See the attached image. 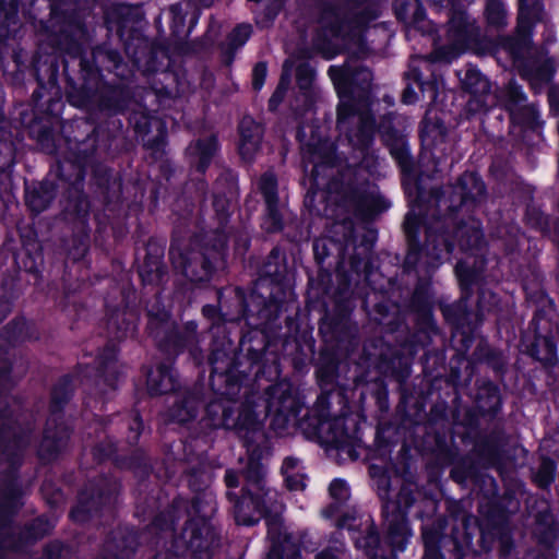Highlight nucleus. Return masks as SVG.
Masks as SVG:
<instances>
[{
	"label": "nucleus",
	"mask_w": 559,
	"mask_h": 559,
	"mask_svg": "<svg viewBox=\"0 0 559 559\" xmlns=\"http://www.w3.org/2000/svg\"><path fill=\"white\" fill-rule=\"evenodd\" d=\"M414 258V253H408L407 258H406V263L409 264L412 262Z\"/></svg>",
	"instance_id": "de8ad7c7"
},
{
	"label": "nucleus",
	"mask_w": 559,
	"mask_h": 559,
	"mask_svg": "<svg viewBox=\"0 0 559 559\" xmlns=\"http://www.w3.org/2000/svg\"><path fill=\"white\" fill-rule=\"evenodd\" d=\"M329 75L338 93L343 98L337 109V119L340 128H343L345 120L350 116L352 106L344 98L356 93V88L366 91L370 86L372 74L368 69H359L355 73H349L346 68L331 67Z\"/></svg>",
	"instance_id": "7ed1b4c3"
},
{
	"label": "nucleus",
	"mask_w": 559,
	"mask_h": 559,
	"mask_svg": "<svg viewBox=\"0 0 559 559\" xmlns=\"http://www.w3.org/2000/svg\"><path fill=\"white\" fill-rule=\"evenodd\" d=\"M463 86L471 94L467 102L469 111L477 112L485 110L488 104L490 84L488 80L476 69H468L462 79Z\"/></svg>",
	"instance_id": "0eeeda50"
},
{
	"label": "nucleus",
	"mask_w": 559,
	"mask_h": 559,
	"mask_svg": "<svg viewBox=\"0 0 559 559\" xmlns=\"http://www.w3.org/2000/svg\"><path fill=\"white\" fill-rule=\"evenodd\" d=\"M262 138V128L250 118L240 123L239 153L242 159L250 162L258 153Z\"/></svg>",
	"instance_id": "9d476101"
},
{
	"label": "nucleus",
	"mask_w": 559,
	"mask_h": 559,
	"mask_svg": "<svg viewBox=\"0 0 559 559\" xmlns=\"http://www.w3.org/2000/svg\"><path fill=\"white\" fill-rule=\"evenodd\" d=\"M108 352H109V354H108V356H106V359H107V360H112V359H115V357H116V350H115V348H114V347H110V348L108 349Z\"/></svg>",
	"instance_id": "79ce46f5"
},
{
	"label": "nucleus",
	"mask_w": 559,
	"mask_h": 559,
	"mask_svg": "<svg viewBox=\"0 0 559 559\" xmlns=\"http://www.w3.org/2000/svg\"><path fill=\"white\" fill-rule=\"evenodd\" d=\"M169 12L171 14L173 26L175 32H179L185 25L186 13L180 3L170 7Z\"/></svg>",
	"instance_id": "7c9ffc66"
},
{
	"label": "nucleus",
	"mask_w": 559,
	"mask_h": 559,
	"mask_svg": "<svg viewBox=\"0 0 559 559\" xmlns=\"http://www.w3.org/2000/svg\"><path fill=\"white\" fill-rule=\"evenodd\" d=\"M455 272L462 286L467 287L472 283L474 275L469 272L466 262H460L455 267Z\"/></svg>",
	"instance_id": "72a5a7b5"
},
{
	"label": "nucleus",
	"mask_w": 559,
	"mask_h": 559,
	"mask_svg": "<svg viewBox=\"0 0 559 559\" xmlns=\"http://www.w3.org/2000/svg\"><path fill=\"white\" fill-rule=\"evenodd\" d=\"M412 226H413V219H412L411 214H408V215L406 216V221H405V228H406V231H407L408 234L411 233Z\"/></svg>",
	"instance_id": "a19ab883"
},
{
	"label": "nucleus",
	"mask_w": 559,
	"mask_h": 559,
	"mask_svg": "<svg viewBox=\"0 0 559 559\" xmlns=\"http://www.w3.org/2000/svg\"><path fill=\"white\" fill-rule=\"evenodd\" d=\"M304 158L308 160V163L313 164L312 173H314L319 165L332 162L333 145L328 142L322 143L319 147L309 144L308 148L304 152Z\"/></svg>",
	"instance_id": "dca6fc26"
},
{
	"label": "nucleus",
	"mask_w": 559,
	"mask_h": 559,
	"mask_svg": "<svg viewBox=\"0 0 559 559\" xmlns=\"http://www.w3.org/2000/svg\"><path fill=\"white\" fill-rule=\"evenodd\" d=\"M21 489L15 483H10L0 493V509L12 511L20 506Z\"/></svg>",
	"instance_id": "5701e85b"
},
{
	"label": "nucleus",
	"mask_w": 559,
	"mask_h": 559,
	"mask_svg": "<svg viewBox=\"0 0 559 559\" xmlns=\"http://www.w3.org/2000/svg\"><path fill=\"white\" fill-rule=\"evenodd\" d=\"M154 559H166L164 556H156ZM174 559V558H170Z\"/></svg>",
	"instance_id": "6e6d98bb"
},
{
	"label": "nucleus",
	"mask_w": 559,
	"mask_h": 559,
	"mask_svg": "<svg viewBox=\"0 0 559 559\" xmlns=\"http://www.w3.org/2000/svg\"><path fill=\"white\" fill-rule=\"evenodd\" d=\"M411 503L408 501L405 502V508H407Z\"/></svg>",
	"instance_id": "13d9d810"
},
{
	"label": "nucleus",
	"mask_w": 559,
	"mask_h": 559,
	"mask_svg": "<svg viewBox=\"0 0 559 559\" xmlns=\"http://www.w3.org/2000/svg\"><path fill=\"white\" fill-rule=\"evenodd\" d=\"M52 198L51 189L46 186H40L39 188L27 190L26 192V202L28 206L32 211L37 213L44 211L51 202Z\"/></svg>",
	"instance_id": "a211bd4d"
},
{
	"label": "nucleus",
	"mask_w": 559,
	"mask_h": 559,
	"mask_svg": "<svg viewBox=\"0 0 559 559\" xmlns=\"http://www.w3.org/2000/svg\"><path fill=\"white\" fill-rule=\"evenodd\" d=\"M286 67H287V62L284 64V74L282 76V80H281L275 93L273 94V96L270 99L271 107H275L278 103L282 102L284 94L287 90L290 73L288 72Z\"/></svg>",
	"instance_id": "c85d7f7f"
},
{
	"label": "nucleus",
	"mask_w": 559,
	"mask_h": 559,
	"mask_svg": "<svg viewBox=\"0 0 559 559\" xmlns=\"http://www.w3.org/2000/svg\"><path fill=\"white\" fill-rule=\"evenodd\" d=\"M226 485L229 488L237 487L239 485L238 476L234 472H227L225 475Z\"/></svg>",
	"instance_id": "ea45409f"
},
{
	"label": "nucleus",
	"mask_w": 559,
	"mask_h": 559,
	"mask_svg": "<svg viewBox=\"0 0 559 559\" xmlns=\"http://www.w3.org/2000/svg\"><path fill=\"white\" fill-rule=\"evenodd\" d=\"M556 465L554 461L544 459L536 474V483L540 487H547L555 478Z\"/></svg>",
	"instance_id": "393cba45"
},
{
	"label": "nucleus",
	"mask_w": 559,
	"mask_h": 559,
	"mask_svg": "<svg viewBox=\"0 0 559 559\" xmlns=\"http://www.w3.org/2000/svg\"><path fill=\"white\" fill-rule=\"evenodd\" d=\"M189 331H191L192 333L195 331V324L194 323H189L188 326Z\"/></svg>",
	"instance_id": "09e8293b"
},
{
	"label": "nucleus",
	"mask_w": 559,
	"mask_h": 559,
	"mask_svg": "<svg viewBox=\"0 0 559 559\" xmlns=\"http://www.w3.org/2000/svg\"><path fill=\"white\" fill-rule=\"evenodd\" d=\"M163 271L160 269L159 262H153L152 266L143 265L140 271V275L145 283H157L162 278Z\"/></svg>",
	"instance_id": "bb28decb"
},
{
	"label": "nucleus",
	"mask_w": 559,
	"mask_h": 559,
	"mask_svg": "<svg viewBox=\"0 0 559 559\" xmlns=\"http://www.w3.org/2000/svg\"><path fill=\"white\" fill-rule=\"evenodd\" d=\"M115 556H116V557H120V558H124V557H127L128 555H124V554H122V552H121V554H119V555H115Z\"/></svg>",
	"instance_id": "5fc2aeb1"
},
{
	"label": "nucleus",
	"mask_w": 559,
	"mask_h": 559,
	"mask_svg": "<svg viewBox=\"0 0 559 559\" xmlns=\"http://www.w3.org/2000/svg\"><path fill=\"white\" fill-rule=\"evenodd\" d=\"M460 187L463 193V200H477L485 192L484 182L474 174H466L461 178Z\"/></svg>",
	"instance_id": "6ab92c4d"
},
{
	"label": "nucleus",
	"mask_w": 559,
	"mask_h": 559,
	"mask_svg": "<svg viewBox=\"0 0 559 559\" xmlns=\"http://www.w3.org/2000/svg\"><path fill=\"white\" fill-rule=\"evenodd\" d=\"M312 76H313L312 70H310L306 67H300L297 72V80H298L300 87H302V88L308 87L312 81Z\"/></svg>",
	"instance_id": "c9c22d12"
},
{
	"label": "nucleus",
	"mask_w": 559,
	"mask_h": 559,
	"mask_svg": "<svg viewBox=\"0 0 559 559\" xmlns=\"http://www.w3.org/2000/svg\"><path fill=\"white\" fill-rule=\"evenodd\" d=\"M330 496L336 502H344L349 497V488L344 480L335 479L331 483L329 487Z\"/></svg>",
	"instance_id": "a878e982"
},
{
	"label": "nucleus",
	"mask_w": 559,
	"mask_h": 559,
	"mask_svg": "<svg viewBox=\"0 0 559 559\" xmlns=\"http://www.w3.org/2000/svg\"><path fill=\"white\" fill-rule=\"evenodd\" d=\"M537 342H538V345L543 344L546 347L547 354L545 356H539V353L536 352L535 353L536 358L539 360H543L546 364H552L556 358V347H555L554 343L546 337L538 338Z\"/></svg>",
	"instance_id": "2f4dec72"
},
{
	"label": "nucleus",
	"mask_w": 559,
	"mask_h": 559,
	"mask_svg": "<svg viewBox=\"0 0 559 559\" xmlns=\"http://www.w3.org/2000/svg\"><path fill=\"white\" fill-rule=\"evenodd\" d=\"M52 527V524L47 523V527L43 531V534L47 533Z\"/></svg>",
	"instance_id": "8fccbe9b"
},
{
	"label": "nucleus",
	"mask_w": 559,
	"mask_h": 559,
	"mask_svg": "<svg viewBox=\"0 0 559 559\" xmlns=\"http://www.w3.org/2000/svg\"><path fill=\"white\" fill-rule=\"evenodd\" d=\"M320 24L321 27L325 29L326 36L331 37L345 33L347 28L344 12L334 7L324 9L320 19Z\"/></svg>",
	"instance_id": "4468645a"
},
{
	"label": "nucleus",
	"mask_w": 559,
	"mask_h": 559,
	"mask_svg": "<svg viewBox=\"0 0 559 559\" xmlns=\"http://www.w3.org/2000/svg\"><path fill=\"white\" fill-rule=\"evenodd\" d=\"M142 426V423L139 418H135L134 421H133V425L131 426V429H136L139 430Z\"/></svg>",
	"instance_id": "37998d69"
},
{
	"label": "nucleus",
	"mask_w": 559,
	"mask_h": 559,
	"mask_svg": "<svg viewBox=\"0 0 559 559\" xmlns=\"http://www.w3.org/2000/svg\"><path fill=\"white\" fill-rule=\"evenodd\" d=\"M211 310H212V309H211L210 307H204V308H203V312H204L205 314L211 313Z\"/></svg>",
	"instance_id": "3c124183"
},
{
	"label": "nucleus",
	"mask_w": 559,
	"mask_h": 559,
	"mask_svg": "<svg viewBox=\"0 0 559 559\" xmlns=\"http://www.w3.org/2000/svg\"><path fill=\"white\" fill-rule=\"evenodd\" d=\"M245 503H247V497H243L242 501L236 506V508H237L236 520H237L238 523H241V524H245V525H253L254 523L258 522L259 519L246 518L245 515L241 514L242 506Z\"/></svg>",
	"instance_id": "e433bc0d"
},
{
	"label": "nucleus",
	"mask_w": 559,
	"mask_h": 559,
	"mask_svg": "<svg viewBox=\"0 0 559 559\" xmlns=\"http://www.w3.org/2000/svg\"><path fill=\"white\" fill-rule=\"evenodd\" d=\"M176 388L173 370L167 366H158L147 376V390L152 395L166 394Z\"/></svg>",
	"instance_id": "9b49d317"
},
{
	"label": "nucleus",
	"mask_w": 559,
	"mask_h": 559,
	"mask_svg": "<svg viewBox=\"0 0 559 559\" xmlns=\"http://www.w3.org/2000/svg\"><path fill=\"white\" fill-rule=\"evenodd\" d=\"M384 512L391 542L394 546L402 548L409 535L405 510L396 503H386Z\"/></svg>",
	"instance_id": "1a4fd4ad"
},
{
	"label": "nucleus",
	"mask_w": 559,
	"mask_h": 559,
	"mask_svg": "<svg viewBox=\"0 0 559 559\" xmlns=\"http://www.w3.org/2000/svg\"><path fill=\"white\" fill-rule=\"evenodd\" d=\"M170 255L175 266L180 269L186 277L193 282H202L210 278L213 260L218 257V252L213 250L205 253L195 249L182 252L171 248Z\"/></svg>",
	"instance_id": "20e7f679"
},
{
	"label": "nucleus",
	"mask_w": 559,
	"mask_h": 559,
	"mask_svg": "<svg viewBox=\"0 0 559 559\" xmlns=\"http://www.w3.org/2000/svg\"><path fill=\"white\" fill-rule=\"evenodd\" d=\"M543 20V8L537 0H520L519 27L525 28L533 21Z\"/></svg>",
	"instance_id": "f3484780"
},
{
	"label": "nucleus",
	"mask_w": 559,
	"mask_h": 559,
	"mask_svg": "<svg viewBox=\"0 0 559 559\" xmlns=\"http://www.w3.org/2000/svg\"><path fill=\"white\" fill-rule=\"evenodd\" d=\"M457 237L460 238V246L464 250L478 248L483 240V234L475 224L468 228H460Z\"/></svg>",
	"instance_id": "4be33fe9"
},
{
	"label": "nucleus",
	"mask_w": 559,
	"mask_h": 559,
	"mask_svg": "<svg viewBox=\"0 0 559 559\" xmlns=\"http://www.w3.org/2000/svg\"><path fill=\"white\" fill-rule=\"evenodd\" d=\"M478 35L474 20L464 12L454 14L449 24L448 43L433 52L432 59L451 62L469 49L477 41Z\"/></svg>",
	"instance_id": "f03ea898"
},
{
	"label": "nucleus",
	"mask_w": 559,
	"mask_h": 559,
	"mask_svg": "<svg viewBox=\"0 0 559 559\" xmlns=\"http://www.w3.org/2000/svg\"><path fill=\"white\" fill-rule=\"evenodd\" d=\"M246 480L245 492L260 516L266 519L269 534L275 538L280 530V515L284 506L278 501L274 490H264L263 468L259 463H251L243 474Z\"/></svg>",
	"instance_id": "f257e3e1"
},
{
	"label": "nucleus",
	"mask_w": 559,
	"mask_h": 559,
	"mask_svg": "<svg viewBox=\"0 0 559 559\" xmlns=\"http://www.w3.org/2000/svg\"><path fill=\"white\" fill-rule=\"evenodd\" d=\"M271 408L276 413L277 420L287 424L298 415L299 403L296 396L284 390L278 396L272 399Z\"/></svg>",
	"instance_id": "f8f14e48"
},
{
	"label": "nucleus",
	"mask_w": 559,
	"mask_h": 559,
	"mask_svg": "<svg viewBox=\"0 0 559 559\" xmlns=\"http://www.w3.org/2000/svg\"><path fill=\"white\" fill-rule=\"evenodd\" d=\"M286 67H287V62L284 64V74L282 76V80H281L275 93L273 94V96L270 99L271 107H275L278 103L282 102L284 94L287 90L290 73L288 72Z\"/></svg>",
	"instance_id": "c756f323"
},
{
	"label": "nucleus",
	"mask_w": 559,
	"mask_h": 559,
	"mask_svg": "<svg viewBox=\"0 0 559 559\" xmlns=\"http://www.w3.org/2000/svg\"><path fill=\"white\" fill-rule=\"evenodd\" d=\"M392 155L397 159L399 164L401 165L402 169L404 171H408L411 167V159L408 151L404 145H401L397 148H393Z\"/></svg>",
	"instance_id": "473e14b6"
},
{
	"label": "nucleus",
	"mask_w": 559,
	"mask_h": 559,
	"mask_svg": "<svg viewBox=\"0 0 559 559\" xmlns=\"http://www.w3.org/2000/svg\"><path fill=\"white\" fill-rule=\"evenodd\" d=\"M361 127L355 135L349 136V142L361 150L369 146L373 135V121L369 118L360 117Z\"/></svg>",
	"instance_id": "aec40b11"
},
{
	"label": "nucleus",
	"mask_w": 559,
	"mask_h": 559,
	"mask_svg": "<svg viewBox=\"0 0 559 559\" xmlns=\"http://www.w3.org/2000/svg\"><path fill=\"white\" fill-rule=\"evenodd\" d=\"M197 400L194 396L185 397L180 405H176L170 413L173 420L186 423L193 418L197 413Z\"/></svg>",
	"instance_id": "412c9836"
},
{
	"label": "nucleus",
	"mask_w": 559,
	"mask_h": 559,
	"mask_svg": "<svg viewBox=\"0 0 559 559\" xmlns=\"http://www.w3.org/2000/svg\"><path fill=\"white\" fill-rule=\"evenodd\" d=\"M251 34V26L248 24H241L234 28L229 36L230 45L234 47L242 46Z\"/></svg>",
	"instance_id": "cd10ccee"
},
{
	"label": "nucleus",
	"mask_w": 559,
	"mask_h": 559,
	"mask_svg": "<svg viewBox=\"0 0 559 559\" xmlns=\"http://www.w3.org/2000/svg\"><path fill=\"white\" fill-rule=\"evenodd\" d=\"M258 187L264 198L267 211L263 226L267 231L280 230L282 228V216L278 210L277 180L274 174L271 171L263 174L259 179Z\"/></svg>",
	"instance_id": "423d86ee"
},
{
	"label": "nucleus",
	"mask_w": 559,
	"mask_h": 559,
	"mask_svg": "<svg viewBox=\"0 0 559 559\" xmlns=\"http://www.w3.org/2000/svg\"><path fill=\"white\" fill-rule=\"evenodd\" d=\"M266 78V66L262 62L258 63L253 69L252 84L254 90H260Z\"/></svg>",
	"instance_id": "f704fd0d"
},
{
	"label": "nucleus",
	"mask_w": 559,
	"mask_h": 559,
	"mask_svg": "<svg viewBox=\"0 0 559 559\" xmlns=\"http://www.w3.org/2000/svg\"><path fill=\"white\" fill-rule=\"evenodd\" d=\"M346 418L334 417L320 421L318 435L323 443L335 448H344L350 444L352 433L345 426Z\"/></svg>",
	"instance_id": "6e6552de"
},
{
	"label": "nucleus",
	"mask_w": 559,
	"mask_h": 559,
	"mask_svg": "<svg viewBox=\"0 0 559 559\" xmlns=\"http://www.w3.org/2000/svg\"><path fill=\"white\" fill-rule=\"evenodd\" d=\"M275 9H280L285 0H270Z\"/></svg>",
	"instance_id": "c03bdc74"
},
{
	"label": "nucleus",
	"mask_w": 559,
	"mask_h": 559,
	"mask_svg": "<svg viewBox=\"0 0 559 559\" xmlns=\"http://www.w3.org/2000/svg\"><path fill=\"white\" fill-rule=\"evenodd\" d=\"M216 148L217 144L215 138L210 136L204 140H198L195 143L191 144L188 147V154L192 158V163H194L200 170H204L216 152Z\"/></svg>",
	"instance_id": "ddd939ff"
},
{
	"label": "nucleus",
	"mask_w": 559,
	"mask_h": 559,
	"mask_svg": "<svg viewBox=\"0 0 559 559\" xmlns=\"http://www.w3.org/2000/svg\"><path fill=\"white\" fill-rule=\"evenodd\" d=\"M282 473L284 475L285 484L289 490H302L306 487L305 474L300 461L294 457L285 459Z\"/></svg>",
	"instance_id": "2eb2a0df"
},
{
	"label": "nucleus",
	"mask_w": 559,
	"mask_h": 559,
	"mask_svg": "<svg viewBox=\"0 0 559 559\" xmlns=\"http://www.w3.org/2000/svg\"><path fill=\"white\" fill-rule=\"evenodd\" d=\"M362 23H365V20H356V21L349 22V24H354V26H348V28H352V27H358V26H360Z\"/></svg>",
	"instance_id": "a18cd8bd"
},
{
	"label": "nucleus",
	"mask_w": 559,
	"mask_h": 559,
	"mask_svg": "<svg viewBox=\"0 0 559 559\" xmlns=\"http://www.w3.org/2000/svg\"><path fill=\"white\" fill-rule=\"evenodd\" d=\"M206 414L210 417V425L213 427H225L235 429H247L255 431L260 427V421L257 414L251 407H243L238 411L235 416V411L227 406L222 401L212 402L206 407Z\"/></svg>",
	"instance_id": "39448f33"
},
{
	"label": "nucleus",
	"mask_w": 559,
	"mask_h": 559,
	"mask_svg": "<svg viewBox=\"0 0 559 559\" xmlns=\"http://www.w3.org/2000/svg\"><path fill=\"white\" fill-rule=\"evenodd\" d=\"M55 436L50 432L49 429L45 432V438L41 443V453L44 451L51 452L53 450Z\"/></svg>",
	"instance_id": "4c0bfd02"
},
{
	"label": "nucleus",
	"mask_w": 559,
	"mask_h": 559,
	"mask_svg": "<svg viewBox=\"0 0 559 559\" xmlns=\"http://www.w3.org/2000/svg\"><path fill=\"white\" fill-rule=\"evenodd\" d=\"M86 510V506L81 501V503L72 511L71 515L76 521H83L85 520Z\"/></svg>",
	"instance_id": "58836bf2"
},
{
	"label": "nucleus",
	"mask_w": 559,
	"mask_h": 559,
	"mask_svg": "<svg viewBox=\"0 0 559 559\" xmlns=\"http://www.w3.org/2000/svg\"><path fill=\"white\" fill-rule=\"evenodd\" d=\"M202 556L204 557V559H209L210 558V555L207 551L203 552Z\"/></svg>",
	"instance_id": "603ef678"
},
{
	"label": "nucleus",
	"mask_w": 559,
	"mask_h": 559,
	"mask_svg": "<svg viewBox=\"0 0 559 559\" xmlns=\"http://www.w3.org/2000/svg\"><path fill=\"white\" fill-rule=\"evenodd\" d=\"M444 247H445V250H447V251H450V248H449V246H448V245H444Z\"/></svg>",
	"instance_id": "4d7b16f0"
},
{
	"label": "nucleus",
	"mask_w": 559,
	"mask_h": 559,
	"mask_svg": "<svg viewBox=\"0 0 559 559\" xmlns=\"http://www.w3.org/2000/svg\"><path fill=\"white\" fill-rule=\"evenodd\" d=\"M441 251H442V249H438V252L435 254V257H436L437 259H439V258H440V252H441Z\"/></svg>",
	"instance_id": "864d4df0"
},
{
	"label": "nucleus",
	"mask_w": 559,
	"mask_h": 559,
	"mask_svg": "<svg viewBox=\"0 0 559 559\" xmlns=\"http://www.w3.org/2000/svg\"><path fill=\"white\" fill-rule=\"evenodd\" d=\"M190 547H191L192 549H195V548H198V547H199V544L197 543V539H191V540H190Z\"/></svg>",
	"instance_id": "49530a36"
},
{
	"label": "nucleus",
	"mask_w": 559,
	"mask_h": 559,
	"mask_svg": "<svg viewBox=\"0 0 559 559\" xmlns=\"http://www.w3.org/2000/svg\"><path fill=\"white\" fill-rule=\"evenodd\" d=\"M488 23L495 26H502L506 23V11L499 0H489L486 7Z\"/></svg>",
	"instance_id": "b1692460"
}]
</instances>
